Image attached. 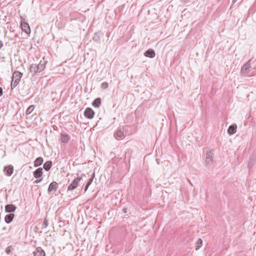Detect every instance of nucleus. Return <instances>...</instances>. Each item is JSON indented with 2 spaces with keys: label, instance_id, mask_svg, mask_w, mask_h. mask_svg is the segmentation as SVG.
<instances>
[{
  "label": "nucleus",
  "instance_id": "1",
  "mask_svg": "<svg viewBox=\"0 0 256 256\" xmlns=\"http://www.w3.org/2000/svg\"><path fill=\"white\" fill-rule=\"evenodd\" d=\"M48 62L45 60L44 58L41 60L38 64H32L30 66V71L32 75L35 74L37 72H40L43 71L45 68Z\"/></svg>",
  "mask_w": 256,
  "mask_h": 256
},
{
  "label": "nucleus",
  "instance_id": "2",
  "mask_svg": "<svg viewBox=\"0 0 256 256\" xmlns=\"http://www.w3.org/2000/svg\"><path fill=\"white\" fill-rule=\"evenodd\" d=\"M22 74L18 71H16L13 74L12 79L11 83V89L12 90L16 88L18 84L22 77Z\"/></svg>",
  "mask_w": 256,
  "mask_h": 256
},
{
  "label": "nucleus",
  "instance_id": "3",
  "mask_svg": "<svg viewBox=\"0 0 256 256\" xmlns=\"http://www.w3.org/2000/svg\"><path fill=\"white\" fill-rule=\"evenodd\" d=\"M82 180V177H77L73 180L72 183L68 186L67 191H70L74 190L78 186V183Z\"/></svg>",
  "mask_w": 256,
  "mask_h": 256
},
{
  "label": "nucleus",
  "instance_id": "4",
  "mask_svg": "<svg viewBox=\"0 0 256 256\" xmlns=\"http://www.w3.org/2000/svg\"><path fill=\"white\" fill-rule=\"evenodd\" d=\"M94 112L90 108H87L84 112V116L88 119H92L94 118Z\"/></svg>",
  "mask_w": 256,
  "mask_h": 256
},
{
  "label": "nucleus",
  "instance_id": "5",
  "mask_svg": "<svg viewBox=\"0 0 256 256\" xmlns=\"http://www.w3.org/2000/svg\"><path fill=\"white\" fill-rule=\"evenodd\" d=\"M213 153L210 150L207 152L206 154V159L205 161L206 166H208L212 164L213 160Z\"/></svg>",
  "mask_w": 256,
  "mask_h": 256
},
{
  "label": "nucleus",
  "instance_id": "6",
  "mask_svg": "<svg viewBox=\"0 0 256 256\" xmlns=\"http://www.w3.org/2000/svg\"><path fill=\"white\" fill-rule=\"evenodd\" d=\"M16 209V206L13 204H8L5 206L4 210L5 212L10 214H12Z\"/></svg>",
  "mask_w": 256,
  "mask_h": 256
},
{
  "label": "nucleus",
  "instance_id": "7",
  "mask_svg": "<svg viewBox=\"0 0 256 256\" xmlns=\"http://www.w3.org/2000/svg\"><path fill=\"white\" fill-rule=\"evenodd\" d=\"M20 26L23 32H24L26 34H29L30 32V29L28 24L25 22H22L20 24Z\"/></svg>",
  "mask_w": 256,
  "mask_h": 256
},
{
  "label": "nucleus",
  "instance_id": "8",
  "mask_svg": "<svg viewBox=\"0 0 256 256\" xmlns=\"http://www.w3.org/2000/svg\"><path fill=\"white\" fill-rule=\"evenodd\" d=\"M4 170L7 176H10L14 172V166L12 165H8L4 168Z\"/></svg>",
  "mask_w": 256,
  "mask_h": 256
},
{
  "label": "nucleus",
  "instance_id": "9",
  "mask_svg": "<svg viewBox=\"0 0 256 256\" xmlns=\"http://www.w3.org/2000/svg\"><path fill=\"white\" fill-rule=\"evenodd\" d=\"M58 188V184L56 182H51L48 188V192H50L52 190H56Z\"/></svg>",
  "mask_w": 256,
  "mask_h": 256
},
{
  "label": "nucleus",
  "instance_id": "10",
  "mask_svg": "<svg viewBox=\"0 0 256 256\" xmlns=\"http://www.w3.org/2000/svg\"><path fill=\"white\" fill-rule=\"evenodd\" d=\"M237 126L236 124H233L230 126L228 129V133L231 136L234 134L236 132Z\"/></svg>",
  "mask_w": 256,
  "mask_h": 256
},
{
  "label": "nucleus",
  "instance_id": "11",
  "mask_svg": "<svg viewBox=\"0 0 256 256\" xmlns=\"http://www.w3.org/2000/svg\"><path fill=\"white\" fill-rule=\"evenodd\" d=\"M154 50L152 49H148L144 53V56L150 58H153L155 56Z\"/></svg>",
  "mask_w": 256,
  "mask_h": 256
},
{
  "label": "nucleus",
  "instance_id": "12",
  "mask_svg": "<svg viewBox=\"0 0 256 256\" xmlns=\"http://www.w3.org/2000/svg\"><path fill=\"white\" fill-rule=\"evenodd\" d=\"M42 168H37L34 172V178H42Z\"/></svg>",
  "mask_w": 256,
  "mask_h": 256
},
{
  "label": "nucleus",
  "instance_id": "13",
  "mask_svg": "<svg viewBox=\"0 0 256 256\" xmlns=\"http://www.w3.org/2000/svg\"><path fill=\"white\" fill-rule=\"evenodd\" d=\"M15 215L14 214H7L4 217V221L6 224H10L13 220Z\"/></svg>",
  "mask_w": 256,
  "mask_h": 256
},
{
  "label": "nucleus",
  "instance_id": "14",
  "mask_svg": "<svg viewBox=\"0 0 256 256\" xmlns=\"http://www.w3.org/2000/svg\"><path fill=\"white\" fill-rule=\"evenodd\" d=\"M45 252L40 247L36 248V252L34 254V256H45Z\"/></svg>",
  "mask_w": 256,
  "mask_h": 256
},
{
  "label": "nucleus",
  "instance_id": "15",
  "mask_svg": "<svg viewBox=\"0 0 256 256\" xmlns=\"http://www.w3.org/2000/svg\"><path fill=\"white\" fill-rule=\"evenodd\" d=\"M60 137L62 142L64 144L68 142L70 138L69 136L65 133H62Z\"/></svg>",
  "mask_w": 256,
  "mask_h": 256
},
{
  "label": "nucleus",
  "instance_id": "16",
  "mask_svg": "<svg viewBox=\"0 0 256 256\" xmlns=\"http://www.w3.org/2000/svg\"><path fill=\"white\" fill-rule=\"evenodd\" d=\"M94 177H95V172H94L92 173L90 178L88 180V182L86 184V186H85V188H84V192H86L87 190L88 189L89 186L92 183V182Z\"/></svg>",
  "mask_w": 256,
  "mask_h": 256
},
{
  "label": "nucleus",
  "instance_id": "17",
  "mask_svg": "<svg viewBox=\"0 0 256 256\" xmlns=\"http://www.w3.org/2000/svg\"><path fill=\"white\" fill-rule=\"evenodd\" d=\"M44 162L43 158L42 157H38L36 158L35 160L34 161V167H38V166H40L42 164V162Z\"/></svg>",
  "mask_w": 256,
  "mask_h": 256
},
{
  "label": "nucleus",
  "instance_id": "18",
  "mask_svg": "<svg viewBox=\"0 0 256 256\" xmlns=\"http://www.w3.org/2000/svg\"><path fill=\"white\" fill-rule=\"evenodd\" d=\"M52 161L48 160L44 163L43 168L46 171H48L52 168Z\"/></svg>",
  "mask_w": 256,
  "mask_h": 256
},
{
  "label": "nucleus",
  "instance_id": "19",
  "mask_svg": "<svg viewBox=\"0 0 256 256\" xmlns=\"http://www.w3.org/2000/svg\"><path fill=\"white\" fill-rule=\"evenodd\" d=\"M101 104V98H96L92 102V105L95 108H98Z\"/></svg>",
  "mask_w": 256,
  "mask_h": 256
},
{
  "label": "nucleus",
  "instance_id": "20",
  "mask_svg": "<svg viewBox=\"0 0 256 256\" xmlns=\"http://www.w3.org/2000/svg\"><path fill=\"white\" fill-rule=\"evenodd\" d=\"M114 135H116V136L119 138H122L124 137V128H120L118 129L116 132V134H114Z\"/></svg>",
  "mask_w": 256,
  "mask_h": 256
},
{
  "label": "nucleus",
  "instance_id": "21",
  "mask_svg": "<svg viewBox=\"0 0 256 256\" xmlns=\"http://www.w3.org/2000/svg\"><path fill=\"white\" fill-rule=\"evenodd\" d=\"M250 61L246 63L242 69V70L246 74H248L250 72Z\"/></svg>",
  "mask_w": 256,
  "mask_h": 256
},
{
  "label": "nucleus",
  "instance_id": "22",
  "mask_svg": "<svg viewBox=\"0 0 256 256\" xmlns=\"http://www.w3.org/2000/svg\"><path fill=\"white\" fill-rule=\"evenodd\" d=\"M34 105H31L28 108V109L26 110V115H28L32 113V112L34 110Z\"/></svg>",
  "mask_w": 256,
  "mask_h": 256
},
{
  "label": "nucleus",
  "instance_id": "23",
  "mask_svg": "<svg viewBox=\"0 0 256 256\" xmlns=\"http://www.w3.org/2000/svg\"><path fill=\"white\" fill-rule=\"evenodd\" d=\"M202 241L200 238H198L196 242V249L198 250L202 246Z\"/></svg>",
  "mask_w": 256,
  "mask_h": 256
},
{
  "label": "nucleus",
  "instance_id": "24",
  "mask_svg": "<svg viewBox=\"0 0 256 256\" xmlns=\"http://www.w3.org/2000/svg\"><path fill=\"white\" fill-rule=\"evenodd\" d=\"M48 222L46 218H44V220L43 223L42 224V228H46L48 226Z\"/></svg>",
  "mask_w": 256,
  "mask_h": 256
},
{
  "label": "nucleus",
  "instance_id": "25",
  "mask_svg": "<svg viewBox=\"0 0 256 256\" xmlns=\"http://www.w3.org/2000/svg\"><path fill=\"white\" fill-rule=\"evenodd\" d=\"M108 83L106 82H104L101 84V88L103 89H106L108 88Z\"/></svg>",
  "mask_w": 256,
  "mask_h": 256
},
{
  "label": "nucleus",
  "instance_id": "26",
  "mask_svg": "<svg viewBox=\"0 0 256 256\" xmlns=\"http://www.w3.org/2000/svg\"><path fill=\"white\" fill-rule=\"evenodd\" d=\"M42 178H37L34 182V183L35 184H38L42 180Z\"/></svg>",
  "mask_w": 256,
  "mask_h": 256
},
{
  "label": "nucleus",
  "instance_id": "27",
  "mask_svg": "<svg viewBox=\"0 0 256 256\" xmlns=\"http://www.w3.org/2000/svg\"><path fill=\"white\" fill-rule=\"evenodd\" d=\"M93 40H94V41H96V42H98V41H99L100 38H99L94 37V38H93Z\"/></svg>",
  "mask_w": 256,
  "mask_h": 256
},
{
  "label": "nucleus",
  "instance_id": "28",
  "mask_svg": "<svg viewBox=\"0 0 256 256\" xmlns=\"http://www.w3.org/2000/svg\"><path fill=\"white\" fill-rule=\"evenodd\" d=\"M2 95V88L0 86V96Z\"/></svg>",
  "mask_w": 256,
  "mask_h": 256
},
{
  "label": "nucleus",
  "instance_id": "29",
  "mask_svg": "<svg viewBox=\"0 0 256 256\" xmlns=\"http://www.w3.org/2000/svg\"><path fill=\"white\" fill-rule=\"evenodd\" d=\"M3 46V42L0 40V49Z\"/></svg>",
  "mask_w": 256,
  "mask_h": 256
},
{
  "label": "nucleus",
  "instance_id": "30",
  "mask_svg": "<svg viewBox=\"0 0 256 256\" xmlns=\"http://www.w3.org/2000/svg\"><path fill=\"white\" fill-rule=\"evenodd\" d=\"M182 1L186 3L190 1V0H182Z\"/></svg>",
  "mask_w": 256,
  "mask_h": 256
},
{
  "label": "nucleus",
  "instance_id": "31",
  "mask_svg": "<svg viewBox=\"0 0 256 256\" xmlns=\"http://www.w3.org/2000/svg\"><path fill=\"white\" fill-rule=\"evenodd\" d=\"M122 210L124 213H126L127 212V208H124Z\"/></svg>",
  "mask_w": 256,
  "mask_h": 256
},
{
  "label": "nucleus",
  "instance_id": "32",
  "mask_svg": "<svg viewBox=\"0 0 256 256\" xmlns=\"http://www.w3.org/2000/svg\"><path fill=\"white\" fill-rule=\"evenodd\" d=\"M238 0H232V2L235 3Z\"/></svg>",
  "mask_w": 256,
  "mask_h": 256
}]
</instances>
